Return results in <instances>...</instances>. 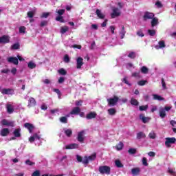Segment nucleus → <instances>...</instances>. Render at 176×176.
I'll return each instance as SVG.
<instances>
[{"instance_id":"4c0bfd02","label":"nucleus","mask_w":176,"mask_h":176,"mask_svg":"<svg viewBox=\"0 0 176 176\" xmlns=\"http://www.w3.org/2000/svg\"><path fill=\"white\" fill-rule=\"evenodd\" d=\"M68 30H69L68 26L62 27L60 29V34H65V32H67Z\"/></svg>"},{"instance_id":"0eeeda50","label":"nucleus","mask_w":176,"mask_h":176,"mask_svg":"<svg viewBox=\"0 0 176 176\" xmlns=\"http://www.w3.org/2000/svg\"><path fill=\"white\" fill-rule=\"evenodd\" d=\"M41 140V135L34 133L29 138V142L32 144L34 141H39Z\"/></svg>"},{"instance_id":"393cba45","label":"nucleus","mask_w":176,"mask_h":176,"mask_svg":"<svg viewBox=\"0 0 176 176\" xmlns=\"http://www.w3.org/2000/svg\"><path fill=\"white\" fill-rule=\"evenodd\" d=\"M1 134L2 137H6L9 135V129L8 128H4L1 131Z\"/></svg>"},{"instance_id":"6e6552de","label":"nucleus","mask_w":176,"mask_h":176,"mask_svg":"<svg viewBox=\"0 0 176 176\" xmlns=\"http://www.w3.org/2000/svg\"><path fill=\"white\" fill-rule=\"evenodd\" d=\"M10 42V37L9 36L3 35L0 37V43H9Z\"/></svg>"},{"instance_id":"cd10ccee","label":"nucleus","mask_w":176,"mask_h":176,"mask_svg":"<svg viewBox=\"0 0 176 176\" xmlns=\"http://www.w3.org/2000/svg\"><path fill=\"white\" fill-rule=\"evenodd\" d=\"M119 34L121 39H123L124 38V35H126V30H124V26H122V29L120 31Z\"/></svg>"},{"instance_id":"8fccbe9b","label":"nucleus","mask_w":176,"mask_h":176,"mask_svg":"<svg viewBox=\"0 0 176 176\" xmlns=\"http://www.w3.org/2000/svg\"><path fill=\"white\" fill-rule=\"evenodd\" d=\"M50 15V13L49 12H44L43 13V14L41 15V19H47V17H49V16Z\"/></svg>"},{"instance_id":"4468645a","label":"nucleus","mask_w":176,"mask_h":176,"mask_svg":"<svg viewBox=\"0 0 176 176\" xmlns=\"http://www.w3.org/2000/svg\"><path fill=\"white\" fill-rule=\"evenodd\" d=\"M85 135V131H82L78 133L77 140L79 141V142H83L85 138L83 137Z\"/></svg>"},{"instance_id":"412c9836","label":"nucleus","mask_w":176,"mask_h":176,"mask_svg":"<svg viewBox=\"0 0 176 176\" xmlns=\"http://www.w3.org/2000/svg\"><path fill=\"white\" fill-rule=\"evenodd\" d=\"M96 116H97V113L96 112H91L88 114H87V119L90 120V119H94V118H96Z\"/></svg>"},{"instance_id":"dca6fc26","label":"nucleus","mask_w":176,"mask_h":176,"mask_svg":"<svg viewBox=\"0 0 176 176\" xmlns=\"http://www.w3.org/2000/svg\"><path fill=\"white\" fill-rule=\"evenodd\" d=\"M80 113V108L78 107H74L70 112V115H79Z\"/></svg>"},{"instance_id":"2eb2a0df","label":"nucleus","mask_w":176,"mask_h":176,"mask_svg":"<svg viewBox=\"0 0 176 176\" xmlns=\"http://www.w3.org/2000/svg\"><path fill=\"white\" fill-rule=\"evenodd\" d=\"M139 118H140V120H142V122L143 123H148L149 122V120H151V118L145 117L144 116V114H140Z\"/></svg>"},{"instance_id":"49530a36","label":"nucleus","mask_w":176,"mask_h":176,"mask_svg":"<svg viewBox=\"0 0 176 176\" xmlns=\"http://www.w3.org/2000/svg\"><path fill=\"white\" fill-rule=\"evenodd\" d=\"M162 89L163 90H166L167 85H166V82L164 81V78L162 79Z\"/></svg>"},{"instance_id":"de8ad7c7","label":"nucleus","mask_w":176,"mask_h":176,"mask_svg":"<svg viewBox=\"0 0 176 176\" xmlns=\"http://www.w3.org/2000/svg\"><path fill=\"white\" fill-rule=\"evenodd\" d=\"M131 105L137 106V105H138V101L137 100L134 99V98H131Z\"/></svg>"},{"instance_id":"c03bdc74","label":"nucleus","mask_w":176,"mask_h":176,"mask_svg":"<svg viewBox=\"0 0 176 176\" xmlns=\"http://www.w3.org/2000/svg\"><path fill=\"white\" fill-rule=\"evenodd\" d=\"M56 21H60V23H64V18L61 15H58L56 18Z\"/></svg>"},{"instance_id":"e433bc0d","label":"nucleus","mask_w":176,"mask_h":176,"mask_svg":"<svg viewBox=\"0 0 176 176\" xmlns=\"http://www.w3.org/2000/svg\"><path fill=\"white\" fill-rule=\"evenodd\" d=\"M140 71L142 72V74H148V72H149V69L145 67V66H143L142 67V68L140 69Z\"/></svg>"},{"instance_id":"a878e982","label":"nucleus","mask_w":176,"mask_h":176,"mask_svg":"<svg viewBox=\"0 0 176 176\" xmlns=\"http://www.w3.org/2000/svg\"><path fill=\"white\" fill-rule=\"evenodd\" d=\"M153 100H157V101H164V98L157 94H153Z\"/></svg>"},{"instance_id":"a18cd8bd","label":"nucleus","mask_w":176,"mask_h":176,"mask_svg":"<svg viewBox=\"0 0 176 176\" xmlns=\"http://www.w3.org/2000/svg\"><path fill=\"white\" fill-rule=\"evenodd\" d=\"M60 122L61 123H67L68 122V119L67 118V117H61L60 118Z\"/></svg>"},{"instance_id":"bb28decb","label":"nucleus","mask_w":176,"mask_h":176,"mask_svg":"<svg viewBox=\"0 0 176 176\" xmlns=\"http://www.w3.org/2000/svg\"><path fill=\"white\" fill-rule=\"evenodd\" d=\"M160 112V116L162 118V119L166 118V110L163 108H160L159 110Z\"/></svg>"},{"instance_id":"20e7f679","label":"nucleus","mask_w":176,"mask_h":176,"mask_svg":"<svg viewBox=\"0 0 176 176\" xmlns=\"http://www.w3.org/2000/svg\"><path fill=\"white\" fill-rule=\"evenodd\" d=\"M175 138H166L165 141V145L166 148H170L171 144H175Z\"/></svg>"},{"instance_id":"2f4dec72","label":"nucleus","mask_w":176,"mask_h":176,"mask_svg":"<svg viewBox=\"0 0 176 176\" xmlns=\"http://www.w3.org/2000/svg\"><path fill=\"white\" fill-rule=\"evenodd\" d=\"M148 138L151 140L156 139V133L154 131H151L148 134Z\"/></svg>"},{"instance_id":"052dcab7","label":"nucleus","mask_w":176,"mask_h":176,"mask_svg":"<svg viewBox=\"0 0 176 176\" xmlns=\"http://www.w3.org/2000/svg\"><path fill=\"white\" fill-rule=\"evenodd\" d=\"M128 57H129V58H135V53L134 52H131L129 54Z\"/></svg>"},{"instance_id":"603ef678","label":"nucleus","mask_w":176,"mask_h":176,"mask_svg":"<svg viewBox=\"0 0 176 176\" xmlns=\"http://www.w3.org/2000/svg\"><path fill=\"white\" fill-rule=\"evenodd\" d=\"M20 34H25V27L21 26L19 28Z\"/></svg>"},{"instance_id":"9b49d317","label":"nucleus","mask_w":176,"mask_h":176,"mask_svg":"<svg viewBox=\"0 0 176 176\" xmlns=\"http://www.w3.org/2000/svg\"><path fill=\"white\" fill-rule=\"evenodd\" d=\"M2 94L12 95L14 94V90L12 89H1Z\"/></svg>"},{"instance_id":"5fc2aeb1","label":"nucleus","mask_w":176,"mask_h":176,"mask_svg":"<svg viewBox=\"0 0 176 176\" xmlns=\"http://www.w3.org/2000/svg\"><path fill=\"white\" fill-rule=\"evenodd\" d=\"M122 82H124V83H125L126 85H128V86H131V84H130V82H129V80H127V77H124L122 79Z\"/></svg>"},{"instance_id":"ddd939ff","label":"nucleus","mask_w":176,"mask_h":176,"mask_svg":"<svg viewBox=\"0 0 176 176\" xmlns=\"http://www.w3.org/2000/svg\"><path fill=\"white\" fill-rule=\"evenodd\" d=\"M7 61H8V63H12V64L15 65L19 64V59L16 57H9L7 58Z\"/></svg>"},{"instance_id":"f3484780","label":"nucleus","mask_w":176,"mask_h":176,"mask_svg":"<svg viewBox=\"0 0 176 176\" xmlns=\"http://www.w3.org/2000/svg\"><path fill=\"white\" fill-rule=\"evenodd\" d=\"M24 127H25V129H28L29 133H32V130H34V125H32V124L25 123Z\"/></svg>"},{"instance_id":"39448f33","label":"nucleus","mask_w":176,"mask_h":176,"mask_svg":"<svg viewBox=\"0 0 176 176\" xmlns=\"http://www.w3.org/2000/svg\"><path fill=\"white\" fill-rule=\"evenodd\" d=\"M155 17V14L152 12H146L143 16L144 21H147V20H152Z\"/></svg>"},{"instance_id":"680f3d73","label":"nucleus","mask_w":176,"mask_h":176,"mask_svg":"<svg viewBox=\"0 0 176 176\" xmlns=\"http://www.w3.org/2000/svg\"><path fill=\"white\" fill-rule=\"evenodd\" d=\"M82 103H83V101H82V100H76V102H75L76 107L82 106Z\"/></svg>"},{"instance_id":"c85d7f7f","label":"nucleus","mask_w":176,"mask_h":176,"mask_svg":"<svg viewBox=\"0 0 176 176\" xmlns=\"http://www.w3.org/2000/svg\"><path fill=\"white\" fill-rule=\"evenodd\" d=\"M167 171H168V174H170V175L176 176L175 168H168Z\"/></svg>"},{"instance_id":"4d7b16f0","label":"nucleus","mask_w":176,"mask_h":176,"mask_svg":"<svg viewBox=\"0 0 176 176\" xmlns=\"http://www.w3.org/2000/svg\"><path fill=\"white\" fill-rule=\"evenodd\" d=\"M139 109L140 111H146V109H148V105L140 106Z\"/></svg>"},{"instance_id":"c756f323","label":"nucleus","mask_w":176,"mask_h":176,"mask_svg":"<svg viewBox=\"0 0 176 176\" xmlns=\"http://www.w3.org/2000/svg\"><path fill=\"white\" fill-rule=\"evenodd\" d=\"M6 109L8 113H13V111H14L12 104H7Z\"/></svg>"},{"instance_id":"09e8293b","label":"nucleus","mask_w":176,"mask_h":176,"mask_svg":"<svg viewBox=\"0 0 176 176\" xmlns=\"http://www.w3.org/2000/svg\"><path fill=\"white\" fill-rule=\"evenodd\" d=\"M148 32L151 36H155V35L156 34V31L153 30H148Z\"/></svg>"},{"instance_id":"a211bd4d","label":"nucleus","mask_w":176,"mask_h":176,"mask_svg":"<svg viewBox=\"0 0 176 176\" xmlns=\"http://www.w3.org/2000/svg\"><path fill=\"white\" fill-rule=\"evenodd\" d=\"M141 172V169L140 168H133L131 169V174L134 176H137Z\"/></svg>"},{"instance_id":"7c9ffc66","label":"nucleus","mask_w":176,"mask_h":176,"mask_svg":"<svg viewBox=\"0 0 176 176\" xmlns=\"http://www.w3.org/2000/svg\"><path fill=\"white\" fill-rule=\"evenodd\" d=\"M159 24V19L157 18H153L151 19V26L155 27V25H157Z\"/></svg>"},{"instance_id":"423d86ee","label":"nucleus","mask_w":176,"mask_h":176,"mask_svg":"<svg viewBox=\"0 0 176 176\" xmlns=\"http://www.w3.org/2000/svg\"><path fill=\"white\" fill-rule=\"evenodd\" d=\"M120 13V10H119L118 8H113L111 13L112 19H115V17H119Z\"/></svg>"},{"instance_id":"79ce46f5","label":"nucleus","mask_w":176,"mask_h":176,"mask_svg":"<svg viewBox=\"0 0 176 176\" xmlns=\"http://www.w3.org/2000/svg\"><path fill=\"white\" fill-rule=\"evenodd\" d=\"M36 10L30 11L28 12V17H30V19H32L34 17V14H35Z\"/></svg>"},{"instance_id":"f8f14e48","label":"nucleus","mask_w":176,"mask_h":176,"mask_svg":"<svg viewBox=\"0 0 176 176\" xmlns=\"http://www.w3.org/2000/svg\"><path fill=\"white\" fill-rule=\"evenodd\" d=\"M166 47V43L164 41H160L158 42V45H155V49L159 50V49H164Z\"/></svg>"},{"instance_id":"6e6d98bb","label":"nucleus","mask_w":176,"mask_h":176,"mask_svg":"<svg viewBox=\"0 0 176 176\" xmlns=\"http://www.w3.org/2000/svg\"><path fill=\"white\" fill-rule=\"evenodd\" d=\"M32 176H41V171L35 170L32 174Z\"/></svg>"},{"instance_id":"69168bd1","label":"nucleus","mask_w":176,"mask_h":176,"mask_svg":"<svg viewBox=\"0 0 176 176\" xmlns=\"http://www.w3.org/2000/svg\"><path fill=\"white\" fill-rule=\"evenodd\" d=\"M115 29H116V28L113 25H111L109 27V30H110L111 34H115Z\"/></svg>"},{"instance_id":"774afa93","label":"nucleus","mask_w":176,"mask_h":176,"mask_svg":"<svg viewBox=\"0 0 176 176\" xmlns=\"http://www.w3.org/2000/svg\"><path fill=\"white\" fill-rule=\"evenodd\" d=\"M41 176H64V175L61 174V175H54L44 174V175H42Z\"/></svg>"},{"instance_id":"f704fd0d","label":"nucleus","mask_w":176,"mask_h":176,"mask_svg":"<svg viewBox=\"0 0 176 176\" xmlns=\"http://www.w3.org/2000/svg\"><path fill=\"white\" fill-rule=\"evenodd\" d=\"M28 67L30 69H34V68H35L36 67V65L34 62H29L28 63Z\"/></svg>"},{"instance_id":"0e129e2a","label":"nucleus","mask_w":176,"mask_h":176,"mask_svg":"<svg viewBox=\"0 0 176 176\" xmlns=\"http://www.w3.org/2000/svg\"><path fill=\"white\" fill-rule=\"evenodd\" d=\"M64 62L69 63V56L67 54L65 55L64 56Z\"/></svg>"},{"instance_id":"13d9d810","label":"nucleus","mask_w":176,"mask_h":176,"mask_svg":"<svg viewBox=\"0 0 176 176\" xmlns=\"http://www.w3.org/2000/svg\"><path fill=\"white\" fill-rule=\"evenodd\" d=\"M25 164H27L28 166H34V164H35V163L31 162V160H28L25 161Z\"/></svg>"},{"instance_id":"c9c22d12","label":"nucleus","mask_w":176,"mask_h":176,"mask_svg":"<svg viewBox=\"0 0 176 176\" xmlns=\"http://www.w3.org/2000/svg\"><path fill=\"white\" fill-rule=\"evenodd\" d=\"M145 137H146L145 133H144L143 132H139L137 134L138 140H141V138H145Z\"/></svg>"},{"instance_id":"1a4fd4ad","label":"nucleus","mask_w":176,"mask_h":176,"mask_svg":"<svg viewBox=\"0 0 176 176\" xmlns=\"http://www.w3.org/2000/svg\"><path fill=\"white\" fill-rule=\"evenodd\" d=\"M83 65V58L82 57H78L76 58V68L77 69H80Z\"/></svg>"},{"instance_id":"6ab92c4d","label":"nucleus","mask_w":176,"mask_h":176,"mask_svg":"<svg viewBox=\"0 0 176 176\" xmlns=\"http://www.w3.org/2000/svg\"><path fill=\"white\" fill-rule=\"evenodd\" d=\"M36 105V102L35 101V99L34 98H30L28 100V107H35Z\"/></svg>"},{"instance_id":"473e14b6","label":"nucleus","mask_w":176,"mask_h":176,"mask_svg":"<svg viewBox=\"0 0 176 176\" xmlns=\"http://www.w3.org/2000/svg\"><path fill=\"white\" fill-rule=\"evenodd\" d=\"M96 14L99 19H104L105 17V15H104L102 12H101V10L98 9L96 10Z\"/></svg>"},{"instance_id":"37998d69","label":"nucleus","mask_w":176,"mask_h":176,"mask_svg":"<svg viewBox=\"0 0 176 176\" xmlns=\"http://www.w3.org/2000/svg\"><path fill=\"white\" fill-rule=\"evenodd\" d=\"M148 83V81L145 80H142L139 82H138V85L139 86H145V84Z\"/></svg>"},{"instance_id":"72a5a7b5","label":"nucleus","mask_w":176,"mask_h":176,"mask_svg":"<svg viewBox=\"0 0 176 176\" xmlns=\"http://www.w3.org/2000/svg\"><path fill=\"white\" fill-rule=\"evenodd\" d=\"M124 144L122 142H120L118 145L116 146V149L117 151H122L123 149Z\"/></svg>"},{"instance_id":"ea45409f","label":"nucleus","mask_w":176,"mask_h":176,"mask_svg":"<svg viewBox=\"0 0 176 176\" xmlns=\"http://www.w3.org/2000/svg\"><path fill=\"white\" fill-rule=\"evenodd\" d=\"M58 72L60 75H67V71L64 68H61L58 70Z\"/></svg>"},{"instance_id":"f257e3e1","label":"nucleus","mask_w":176,"mask_h":176,"mask_svg":"<svg viewBox=\"0 0 176 176\" xmlns=\"http://www.w3.org/2000/svg\"><path fill=\"white\" fill-rule=\"evenodd\" d=\"M96 157H97V155L96 153H94L89 157L85 156L82 159V163H83V164H89V162H93V161L96 160Z\"/></svg>"},{"instance_id":"338daca9","label":"nucleus","mask_w":176,"mask_h":176,"mask_svg":"<svg viewBox=\"0 0 176 176\" xmlns=\"http://www.w3.org/2000/svg\"><path fill=\"white\" fill-rule=\"evenodd\" d=\"M20 47V45L18 43H15L12 46V48L14 50H17Z\"/></svg>"},{"instance_id":"4be33fe9","label":"nucleus","mask_w":176,"mask_h":176,"mask_svg":"<svg viewBox=\"0 0 176 176\" xmlns=\"http://www.w3.org/2000/svg\"><path fill=\"white\" fill-rule=\"evenodd\" d=\"M20 131H21V129H15L13 132V135H14V137H16V138L21 137V133H20Z\"/></svg>"},{"instance_id":"aec40b11","label":"nucleus","mask_w":176,"mask_h":176,"mask_svg":"<svg viewBox=\"0 0 176 176\" xmlns=\"http://www.w3.org/2000/svg\"><path fill=\"white\" fill-rule=\"evenodd\" d=\"M63 131L67 137H71L72 135V129H63Z\"/></svg>"},{"instance_id":"3c124183","label":"nucleus","mask_w":176,"mask_h":176,"mask_svg":"<svg viewBox=\"0 0 176 176\" xmlns=\"http://www.w3.org/2000/svg\"><path fill=\"white\" fill-rule=\"evenodd\" d=\"M125 65H126V68H127V69H130V68H134V65H133V63H128Z\"/></svg>"},{"instance_id":"f03ea898","label":"nucleus","mask_w":176,"mask_h":176,"mask_svg":"<svg viewBox=\"0 0 176 176\" xmlns=\"http://www.w3.org/2000/svg\"><path fill=\"white\" fill-rule=\"evenodd\" d=\"M99 173H100V174L109 175L111 173V168L108 166H100L99 167Z\"/></svg>"},{"instance_id":"5701e85b","label":"nucleus","mask_w":176,"mask_h":176,"mask_svg":"<svg viewBox=\"0 0 176 176\" xmlns=\"http://www.w3.org/2000/svg\"><path fill=\"white\" fill-rule=\"evenodd\" d=\"M1 124H3V126H13V122H9V121H8V120H6V119L1 120Z\"/></svg>"},{"instance_id":"bf43d9fd","label":"nucleus","mask_w":176,"mask_h":176,"mask_svg":"<svg viewBox=\"0 0 176 176\" xmlns=\"http://www.w3.org/2000/svg\"><path fill=\"white\" fill-rule=\"evenodd\" d=\"M155 6H156V8H158L159 9H160V8H163V5L162 4V3L160 1H157L155 3Z\"/></svg>"},{"instance_id":"e2e57ef3","label":"nucleus","mask_w":176,"mask_h":176,"mask_svg":"<svg viewBox=\"0 0 176 176\" xmlns=\"http://www.w3.org/2000/svg\"><path fill=\"white\" fill-rule=\"evenodd\" d=\"M136 34L138 36H140L141 38L144 36V33L142 32V30H138Z\"/></svg>"},{"instance_id":"58836bf2","label":"nucleus","mask_w":176,"mask_h":176,"mask_svg":"<svg viewBox=\"0 0 176 176\" xmlns=\"http://www.w3.org/2000/svg\"><path fill=\"white\" fill-rule=\"evenodd\" d=\"M116 167H118V168H122L123 167V164H122V162H120V160H116Z\"/></svg>"},{"instance_id":"b1692460","label":"nucleus","mask_w":176,"mask_h":176,"mask_svg":"<svg viewBox=\"0 0 176 176\" xmlns=\"http://www.w3.org/2000/svg\"><path fill=\"white\" fill-rule=\"evenodd\" d=\"M108 114L111 116H115L116 115V109L115 108H110L107 110Z\"/></svg>"},{"instance_id":"864d4df0","label":"nucleus","mask_w":176,"mask_h":176,"mask_svg":"<svg viewBox=\"0 0 176 176\" xmlns=\"http://www.w3.org/2000/svg\"><path fill=\"white\" fill-rule=\"evenodd\" d=\"M128 152L131 155H134V153H135L137 152V150L135 148H129Z\"/></svg>"},{"instance_id":"a19ab883","label":"nucleus","mask_w":176,"mask_h":176,"mask_svg":"<svg viewBox=\"0 0 176 176\" xmlns=\"http://www.w3.org/2000/svg\"><path fill=\"white\" fill-rule=\"evenodd\" d=\"M56 13H58V16H63L64 13H65V10L62 9V10H56Z\"/></svg>"},{"instance_id":"9d476101","label":"nucleus","mask_w":176,"mask_h":176,"mask_svg":"<svg viewBox=\"0 0 176 176\" xmlns=\"http://www.w3.org/2000/svg\"><path fill=\"white\" fill-rule=\"evenodd\" d=\"M78 148H79V144L76 143L67 144L65 146V149H78Z\"/></svg>"},{"instance_id":"7ed1b4c3","label":"nucleus","mask_w":176,"mask_h":176,"mask_svg":"<svg viewBox=\"0 0 176 176\" xmlns=\"http://www.w3.org/2000/svg\"><path fill=\"white\" fill-rule=\"evenodd\" d=\"M119 101V98L118 96H114L113 98H107V102L110 107H115L118 102Z\"/></svg>"}]
</instances>
